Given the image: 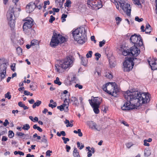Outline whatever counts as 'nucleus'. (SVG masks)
<instances>
[{"label":"nucleus","instance_id":"412c9836","mask_svg":"<svg viewBox=\"0 0 157 157\" xmlns=\"http://www.w3.org/2000/svg\"><path fill=\"white\" fill-rule=\"evenodd\" d=\"M152 65L151 66V68L152 70H157V59L155 60V62L152 63Z\"/></svg>","mask_w":157,"mask_h":157},{"label":"nucleus","instance_id":"c756f323","mask_svg":"<svg viewBox=\"0 0 157 157\" xmlns=\"http://www.w3.org/2000/svg\"><path fill=\"white\" fill-rule=\"evenodd\" d=\"M71 2L70 0H67L66 3L64 4V6H65L69 7L71 6Z\"/></svg>","mask_w":157,"mask_h":157},{"label":"nucleus","instance_id":"f3484780","mask_svg":"<svg viewBox=\"0 0 157 157\" xmlns=\"http://www.w3.org/2000/svg\"><path fill=\"white\" fill-rule=\"evenodd\" d=\"M70 102L72 103V105L75 106H78L79 104L78 100L77 98L75 97H72L70 99Z\"/></svg>","mask_w":157,"mask_h":157},{"label":"nucleus","instance_id":"de8ad7c7","mask_svg":"<svg viewBox=\"0 0 157 157\" xmlns=\"http://www.w3.org/2000/svg\"><path fill=\"white\" fill-rule=\"evenodd\" d=\"M62 140H63V142L65 144H66L67 141H69V139L68 138H66L64 137H62Z\"/></svg>","mask_w":157,"mask_h":157},{"label":"nucleus","instance_id":"37998d69","mask_svg":"<svg viewBox=\"0 0 157 157\" xmlns=\"http://www.w3.org/2000/svg\"><path fill=\"white\" fill-rule=\"evenodd\" d=\"M92 51H90L86 54V57L87 58H90L92 57Z\"/></svg>","mask_w":157,"mask_h":157},{"label":"nucleus","instance_id":"6ab92c4d","mask_svg":"<svg viewBox=\"0 0 157 157\" xmlns=\"http://www.w3.org/2000/svg\"><path fill=\"white\" fill-rule=\"evenodd\" d=\"M71 102L70 100V99H69L67 100V98H65L64 99V103L66 104V108L64 110V111L65 112H68V106H69V103Z\"/></svg>","mask_w":157,"mask_h":157},{"label":"nucleus","instance_id":"bf43d9fd","mask_svg":"<svg viewBox=\"0 0 157 157\" xmlns=\"http://www.w3.org/2000/svg\"><path fill=\"white\" fill-rule=\"evenodd\" d=\"M57 109H59L61 111H63V110H64V108H63V106L62 105H60L59 106H58L57 107Z\"/></svg>","mask_w":157,"mask_h":157},{"label":"nucleus","instance_id":"5701e85b","mask_svg":"<svg viewBox=\"0 0 157 157\" xmlns=\"http://www.w3.org/2000/svg\"><path fill=\"white\" fill-rule=\"evenodd\" d=\"M132 58V62L133 63V66L134 65V64L137 65L140 62V60L139 59H138L136 58Z\"/></svg>","mask_w":157,"mask_h":157},{"label":"nucleus","instance_id":"0e129e2a","mask_svg":"<svg viewBox=\"0 0 157 157\" xmlns=\"http://www.w3.org/2000/svg\"><path fill=\"white\" fill-rule=\"evenodd\" d=\"M66 149L67 151V152H69L70 150L71 149V148L70 146L68 145H66Z\"/></svg>","mask_w":157,"mask_h":157},{"label":"nucleus","instance_id":"3c124183","mask_svg":"<svg viewBox=\"0 0 157 157\" xmlns=\"http://www.w3.org/2000/svg\"><path fill=\"white\" fill-rule=\"evenodd\" d=\"M16 135H17L18 136H25L26 135H25L24 133L21 132H17L16 133Z\"/></svg>","mask_w":157,"mask_h":157},{"label":"nucleus","instance_id":"49530a36","mask_svg":"<svg viewBox=\"0 0 157 157\" xmlns=\"http://www.w3.org/2000/svg\"><path fill=\"white\" fill-rule=\"evenodd\" d=\"M105 40H103L102 41H101L99 42V46L100 47H102L105 44Z\"/></svg>","mask_w":157,"mask_h":157},{"label":"nucleus","instance_id":"e433bc0d","mask_svg":"<svg viewBox=\"0 0 157 157\" xmlns=\"http://www.w3.org/2000/svg\"><path fill=\"white\" fill-rule=\"evenodd\" d=\"M14 153L15 155L17 154H19L20 155H24V152L20 151H15L14 152Z\"/></svg>","mask_w":157,"mask_h":157},{"label":"nucleus","instance_id":"b1692460","mask_svg":"<svg viewBox=\"0 0 157 157\" xmlns=\"http://www.w3.org/2000/svg\"><path fill=\"white\" fill-rule=\"evenodd\" d=\"M81 60V63L84 66H86L87 62V59L86 58L82 57Z\"/></svg>","mask_w":157,"mask_h":157},{"label":"nucleus","instance_id":"9d476101","mask_svg":"<svg viewBox=\"0 0 157 157\" xmlns=\"http://www.w3.org/2000/svg\"><path fill=\"white\" fill-rule=\"evenodd\" d=\"M123 70L124 71L129 72L132 70L133 67L132 62V58L131 57L128 58L123 63Z\"/></svg>","mask_w":157,"mask_h":157},{"label":"nucleus","instance_id":"7c9ffc66","mask_svg":"<svg viewBox=\"0 0 157 157\" xmlns=\"http://www.w3.org/2000/svg\"><path fill=\"white\" fill-rule=\"evenodd\" d=\"M17 52L19 55H21L22 54V49L20 47H18L16 48Z\"/></svg>","mask_w":157,"mask_h":157},{"label":"nucleus","instance_id":"13d9d810","mask_svg":"<svg viewBox=\"0 0 157 157\" xmlns=\"http://www.w3.org/2000/svg\"><path fill=\"white\" fill-rule=\"evenodd\" d=\"M144 146H149L150 145L149 144L147 143V140H144Z\"/></svg>","mask_w":157,"mask_h":157},{"label":"nucleus","instance_id":"ea45409f","mask_svg":"<svg viewBox=\"0 0 157 157\" xmlns=\"http://www.w3.org/2000/svg\"><path fill=\"white\" fill-rule=\"evenodd\" d=\"M115 20L116 21V23L118 25L120 24V22L122 21V19L118 17H116Z\"/></svg>","mask_w":157,"mask_h":157},{"label":"nucleus","instance_id":"1a4fd4ad","mask_svg":"<svg viewBox=\"0 0 157 157\" xmlns=\"http://www.w3.org/2000/svg\"><path fill=\"white\" fill-rule=\"evenodd\" d=\"M130 40L131 42L137 46H141L143 45L142 39L140 35H137L136 34H134L131 36Z\"/></svg>","mask_w":157,"mask_h":157},{"label":"nucleus","instance_id":"9b49d317","mask_svg":"<svg viewBox=\"0 0 157 157\" xmlns=\"http://www.w3.org/2000/svg\"><path fill=\"white\" fill-rule=\"evenodd\" d=\"M118 2L120 4V7L124 11L126 12L128 16L130 15L131 12L130 5L126 3L124 0H120Z\"/></svg>","mask_w":157,"mask_h":157},{"label":"nucleus","instance_id":"dca6fc26","mask_svg":"<svg viewBox=\"0 0 157 157\" xmlns=\"http://www.w3.org/2000/svg\"><path fill=\"white\" fill-rule=\"evenodd\" d=\"M35 9L34 5L33 3L27 5L26 7V12L29 13H31Z\"/></svg>","mask_w":157,"mask_h":157},{"label":"nucleus","instance_id":"58836bf2","mask_svg":"<svg viewBox=\"0 0 157 157\" xmlns=\"http://www.w3.org/2000/svg\"><path fill=\"white\" fill-rule=\"evenodd\" d=\"M10 92H8L5 95V97L6 98H7L8 99H10L11 96L10 95Z\"/></svg>","mask_w":157,"mask_h":157},{"label":"nucleus","instance_id":"bb28decb","mask_svg":"<svg viewBox=\"0 0 157 157\" xmlns=\"http://www.w3.org/2000/svg\"><path fill=\"white\" fill-rule=\"evenodd\" d=\"M122 54L124 56H126L128 55H130L131 56L130 53V50L127 49L126 50H124L122 52Z\"/></svg>","mask_w":157,"mask_h":157},{"label":"nucleus","instance_id":"f8f14e48","mask_svg":"<svg viewBox=\"0 0 157 157\" xmlns=\"http://www.w3.org/2000/svg\"><path fill=\"white\" fill-rule=\"evenodd\" d=\"M137 46L134 45V46L131 48L130 51V53L131 55L136 56L140 53V50L137 48Z\"/></svg>","mask_w":157,"mask_h":157},{"label":"nucleus","instance_id":"5fc2aeb1","mask_svg":"<svg viewBox=\"0 0 157 157\" xmlns=\"http://www.w3.org/2000/svg\"><path fill=\"white\" fill-rule=\"evenodd\" d=\"M135 2V4H136L138 6L140 5L141 6V7H142V5L141 4V3L140 2L139 0H133Z\"/></svg>","mask_w":157,"mask_h":157},{"label":"nucleus","instance_id":"393cba45","mask_svg":"<svg viewBox=\"0 0 157 157\" xmlns=\"http://www.w3.org/2000/svg\"><path fill=\"white\" fill-rule=\"evenodd\" d=\"M95 152V150L94 148L91 147V150L88 151L87 153V157H90L92 155V153H94Z\"/></svg>","mask_w":157,"mask_h":157},{"label":"nucleus","instance_id":"6e6552de","mask_svg":"<svg viewBox=\"0 0 157 157\" xmlns=\"http://www.w3.org/2000/svg\"><path fill=\"white\" fill-rule=\"evenodd\" d=\"M87 4L93 10H98L102 7L101 0H88Z\"/></svg>","mask_w":157,"mask_h":157},{"label":"nucleus","instance_id":"423d86ee","mask_svg":"<svg viewBox=\"0 0 157 157\" xmlns=\"http://www.w3.org/2000/svg\"><path fill=\"white\" fill-rule=\"evenodd\" d=\"M25 22L23 26V31L26 34H28L32 30V27L33 25V20L30 17H28L25 19Z\"/></svg>","mask_w":157,"mask_h":157},{"label":"nucleus","instance_id":"8fccbe9b","mask_svg":"<svg viewBox=\"0 0 157 157\" xmlns=\"http://www.w3.org/2000/svg\"><path fill=\"white\" fill-rule=\"evenodd\" d=\"M50 17V18L49 20V22L50 23H52L53 21L55 20V18L52 15H51Z\"/></svg>","mask_w":157,"mask_h":157},{"label":"nucleus","instance_id":"a878e982","mask_svg":"<svg viewBox=\"0 0 157 157\" xmlns=\"http://www.w3.org/2000/svg\"><path fill=\"white\" fill-rule=\"evenodd\" d=\"M41 103V101L39 100H37L34 103L32 106L33 108L34 109L36 106H39Z\"/></svg>","mask_w":157,"mask_h":157},{"label":"nucleus","instance_id":"aec40b11","mask_svg":"<svg viewBox=\"0 0 157 157\" xmlns=\"http://www.w3.org/2000/svg\"><path fill=\"white\" fill-rule=\"evenodd\" d=\"M151 26L149 24H146L145 29V33L147 34H149L151 31Z\"/></svg>","mask_w":157,"mask_h":157},{"label":"nucleus","instance_id":"a18cd8bd","mask_svg":"<svg viewBox=\"0 0 157 157\" xmlns=\"http://www.w3.org/2000/svg\"><path fill=\"white\" fill-rule=\"evenodd\" d=\"M107 107L105 105H103L101 107V110L104 112L106 113L107 110L108 109Z\"/></svg>","mask_w":157,"mask_h":157},{"label":"nucleus","instance_id":"4468645a","mask_svg":"<svg viewBox=\"0 0 157 157\" xmlns=\"http://www.w3.org/2000/svg\"><path fill=\"white\" fill-rule=\"evenodd\" d=\"M109 86H111L113 88H119V87L115 82H109L106 83L103 86L102 88H107Z\"/></svg>","mask_w":157,"mask_h":157},{"label":"nucleus","instance_id":"0eeeda50","mask_svg":"<svg viewBox=\"0 0 157 157\" xmlns=\"http://www.w3.org/2000/svg\"><path fill=\"white\" fill-rule=\"evenodd\" d=\"M14 8H10L8 11L7 14V19L8 21L9 24L11 28H13L15 26V16L14 14Z\"/></svg>","mask_w":157,"mask_h":157},{"label":"nucleus","instance_id":"ddd939ff","mask_svg":"<svg viewBox=\"0 0 157 157\" xmlns=\"http://www.w3.org/2000/svg\"><path fill=\"white\" fill-rule=\"evenodd\" d=\"M103 89L109 94L114 97H116L117 93L119 91L120 89H111L110 90H108L107 89Z\"/></svg>","mask_w":157,"mask_h":157},{"label":"nucleus","instance_id":"c85d7f7f","mask_svg":"<svg viewBox=\"0 0 157 157\" xmlns=\"http://www.w3.org/2000/svg\"><path fill=\"white\" fill-rule=\"evenodd\" d=\"M73 132L75 133H78V136L80 137H81L82 136V134L81 132L80 129H78L77 131L76 130H74V131Z\"/></svg>","mask_w":157,"mask_h":157},{"label":"nucleus","instance_id":"20e7f679","mask_svg":"<svg viewBox=\"0 0 157 157\" xmlns=\"http://www.w3.org/2000/svg\"><path fill=\"white\" fill-rule=\"evenodd\" d=\"M66 41V38L59 34L54 32L52 36L50 45L51 47L55 48L57 46L59 43H62Z\"/></svg>","mask_w":157,"mask_h":157},{"label":"nucleus","instance_id":"7ed1b4c3","mask_svg":"<svg viewBox=\"0 0 157 157\" xmlns=\"http://www.w3.org/2000/svg\"><path fill=\"white\" fill-rule=\"evenodd\" d=\"M72 34L75 40L80 44H83L87 40L86 31L84 27L78 28L72 32Z\"/></svg>","mask_w":157,"mask_h":157},{"label":"nucleus","instance_id":"4d7b16f0","mask_svg":"<svg viewBox=\"0 0 157 157\" xmlns=\"http://www.w3.org/2000/svg\"><path fill=\"white\" fill-rule=\"evenodd\" d=\"M52 153V151H51L49 150H48L46 152V156L48 157L50 156L51 155L50 153Z\"/></svg>","mask_w":157,"mask_h":157},{"label":"nucleus","instance_id":"a19ab883","mask_svg":"<svg viewBox=\"0 0 157 157\" xmlns=\"http://www.w3.org/2000/svg\"><path fill=\"white\" fill-rule=\"evenodd\" d=\"M156 59H155V58H152L151 59V61H150L149 60H148V62L149 64L151 67V66H152V63L155 62V60Z\"/></svg>","mask_w":157,"mask_h":157},{"label":"nucleus","instance_id":"f257e3e1","mask_svg":"<svg viewBox=\"0 0 157 157\" xmlns=\"http://www.w3.org/2000/svg\"><path fill=\"white\" fill-rule=\"evenodd\" d=\"M125 95L127 101L121 109L123 110L137 109L142 104L146 103L149 101V96L146 93H141L135 89H131L126 92Z\"/></svg>","mask_w":157,"mask_h":157},{"label":"nucleus","instance_id":"774afa93","mask_svg":"<svg viewBox=\"0 0 157 157\" xmlns=\"http://www.w3.org/2000/svg\"><path fill=\"white\" fill-rule=\"evenodd\" d=\"M18 105L20 107H23L24 104H23L21 101H20L18 103Z\"/></svg>","mask_w":157,"mask_h":157},{"label":"nucleus","instance_id":"6e6d98bb","mask_svg":"<svg viewBox=\"0 0 157 157\" xmlns=\"http://www.w3.org/2000/svg\"><path fill=\"white\" fill-rule=\"evenodd\" d=\"M126 146L128 148H130L131 146H132L133 144L131 142H129L127 143L126 144Z\"/></svg>","mask_w":157,"mask_h":157},{"label":"nucleus","instance_id":"f704fd0d","mask_svg":"<svg viewBox=\"0 0 157 157\" xmlns=\"http://www.w3.org/2000/svg\"><path fill=\"white\" fill-rule=\"evenodd\" d=\"M55 83L59 85H60L61 84V82L59 81V78L58 77H56V80L54 81Z\"/></svg>","mask_w":157,"mask_h":157},{"label":"nucleus","instance_id":"f03ea898","mask_svg":"<svg viewBox=\"0 0 157 157\" xmlns=\"http://www.w3.org/2000/svg\"><path fill=\"white\" fill-rule=\"evenodd\" d=\"M73 57L71 55L61 60L58 63L55 65V69L59 73H62L67 69L69 68L73 65Z\"/></svg>","mask_w":157,"mask_h":157},{"label":"nucleus","instance_id":"338daca9","mask_svg":"<svg viewBox=\"0 0 157 157\" xmlns=\"http://www.w3.org/2000/svg\"><path fill=\"white\" fill-rule=\"evenodd\" d=\"M52 10L54 12H56V13L58 12L59 11V9L58 8H53L52 9Z\"/></svg>","mask_w":157,"mask_h":157},{"label":"nucleus","instance_id":"72a5a7b5","mask_svg":"<svg viewBox=\"0 0 157 157\" xmlns=\"http://www.w3.org/2000/svg\"><path fill=\"white\" fill-rule=\"evenodd\" d=\"M38 43V41L36 40H33L31 42V44L32 46L36 45Z\"/></svg>","mask_w":157,"mask_h":157},{"label":"nucleus","instance_id":"2f4dec72","mask_svg":"<svg viewBox=\"0 0 157 157\" xmlns=\"http://www.w3.org/2000/svg\"><path fill=\"white\" fill-rule=\"evenodd\" d=\"M33 128L34 129H37L40 132H41L42 131V129L39 127L36 124L34 125Z\"/></svg>","mask_w":157,"mask_h":157},{"label":"nucleus","instance_id":"c9c22d12","mask_svg":"<svg viewBox=\"0 0 157 157\" xmlns=\"http://www.w3.org/2000/svg\"><path fill=\"white\" fill-rule=\"evenodd\" d=\"M67 17V15L65 14H63L61 16V19H62V22H63L66 21L65 18H66Z\"/></svg>","mask_w":157,"mask_h":157},{"label":"nucleus","instance_id":"473e14b6","mask_svg":"<svg viewBox=\"0 0 157 157\" xmlns=\"http://www.w3.org/2000/svg\"><path fill=\"white\" fill-rule=\"evenodd\" d=\"M30 128V126L28 124H26L23 125L22 129L25 130H28Z\"/></svg>","mask_w":157,"mask_h":157},{"label":"nucleus","instance_id":"4c0bfd02","mask_svg":"<svg viewBox=\"0 0 157 157\" xmlns=\"http://www.w3.org/2000/svg\"><path fill=\"white\" fill-rule=\"evenodd\" d=\"M14 136V133L13 131L10 130L9 132L8 136L10 138H12Z\"/></svg>","mask_w":157,"mask_h":157},{"label":"nucleus","instance_id":"a211bd4d","mask_svg":"<svg viewBox=\"0 0 157 157\" xmlns=\"http://www.w3.org/2000/svg\"><path fill=\"white\" fill-rule=\"evenodd\" d=\"M90 105L93 108L94 111L95 113L98 114L99 113V110L98 109L99 105Z\"/></svg>","mask_w":157,"mask_h":157},{"label":"nucleus","instance_id":"69168bd1","mask_svg":"<svg viewBox=\"0 0 157 157\" xmlns=\"http://www.w3.org/2000/svg\"><path fill=\"white\" fill-rule=\"evenodd\" d=\"M8 140V138L6 136H3L2 137V141H6Z\"/></svg>","mask_w":157,"mask_h":157},{"label":"nucleus","instance_id":"79ce46f5","mask_svg":"<svg viewBox=\"0 0 157 157\" xmlns=\"http://www.w3.org/2000/svg\"><path fill=\"white\" fill-rule=\"evenodd\" d=\"M94 129H95L98 131H99L101 129V127H99V125H97L95 123V125L94 127Z\"/></svg>","mask_w":157,"mask_h":157},{"label":"nucleus","instance_id":"e2e57ef3","mask_svg":"<svg viewBox=\"0 0 157 157\" xmlns=\"http://www.w3.org/2000/svg\"><path fill=\"white\" fill-rule=\"evenodd\" d=\"M9 124V122L8 120L7 119L5 120V122L3 123V125L5 126H6Z\"/></svg>","mask_w":157,"mask_h":157},{"label":"nucleus","instance_id":"09e8293b","mask_svg":"<svg viewBox=\"0 0 157 157\" xmlns=\"http://www.w3.org/2000/svg\"><path fill=\"white\" fill-rule=\"evenodd\" d=\"M105 76L106 78L109 79L112 78L113 77L112 75L109 73H107L105 75Z\"/></svg>","mask_w":157,"mask_h":157},{"label":"nucleus","instance_id":"2eb2a0df","mask_svg":"<svg viewBox=\"0 0 157 157\" xmlns=\"http://www.w3.org/2000/svg\"><path fill=\"white\" fill-rule=\"evenodd\" d=\"M100 98H99L98 97H95L93 100V102L92 101V99H89V101L90 105H100Z\"/></svg>","mask_w":157,"mask_h":157},{"label":"nucleus","instance_id":"603ef678","mask_svg":"<svg viewBox=\"0 0 157 157\" xmlns=\"http://www.w3.org/2000/svg\"><path fill=\"white\" fill-rule=\"evenodd\" d=\"M135 20L140 22L142 21L143 20V18H139L138 17L136 16L135 18Z\"/></svg>","mask_w":157,"mask_h":157},{"label":"nucleus","instance_id":"cd10ccee","mask_svg":"<svg viewBox=\"0 0 157 157\" xmlns=\"http://www.w3.org/2000/svg\"><path fill=\"white\" fill-rule=\"evenodd\" d=\"M151 154V151L149 150H145L144 152V156L148 157Z\"/></svg>","mask_w":157,"mask_h":157},{"label":"nucleus","instance_id":"39448f33","mask_svg":"<svg viewBox=\"0 0 157 157\" xmlns=\"http://www.w3.org/2000/svg\"><path fill=\"white\" fill-rule=\"evenodd\" d=\"M6 60L4 58L0 59V81L6 77L7 69Z\"/></svg>","mask_w":157,"mask_h":157},{"label":"nucleus","instance_id":"864d4df0","mask_svg":"<svg viewBox=\"0 0 157 157\" xmlns=\"http://www.w3.org/2000/svg\"><path fill=\"white\" fill-rule=\"evenodd\" d=\"M15 65L16 64L13 63L11 66V69L13 71H15Z\"/></svg>","mask_w":157,"mask_h":157},{"label":"nucleus","instance_id":"052dcab7","mask_svg":"<svg viewBox=\"0 0 157 157\" xmlns=\"http://www.w3.org/2000/svg\"><path fill=\"white\" fill-rule=\"evenodd\" d=\"M42 4H40L39 5H35V8L36 7L38 8L40 10L41 9V8H42Z\"/></svg>","mask_w":157,"mask_h":157},{"label":"nucleus","instance_id":"c03bdc74","mask_svg":"<svg viewBox=\"0 0 157 157\" xmlns=\"http://www.w3.org/2000/svg\"><path fill=\"white\" fill-rule=\"evenodd\" d=\"M41 142H43L47 144V146H48V141L47 138H42V139L41 140Z\"/></svg>","mask_w":157,"mask_h":157},{"label":"nucleus","instance_id":"680f3d73","mask_svg":"<svg viewBox=\"0 0 157 157\" xmlns=\"http://www.w3.org/2000/svg\"><path fill=\"white\" fill-rule=\"evenodd\" d=\"M73 155L74 157H79L80 156L79 155V152H77L76 153H73Z\"/></svg>","mask_w":157,"mask_h":157},{"label":"nucleus","instance_id":"4be33fe9","mask_svg":"<svg viewBox=\"0 0 157 157\" xmlns=\"http://www.w3.org/2000/svg\"><path fill=\"white\" fill-rule=\"evenodd\" d=\"M87 124L92 129H94V127L95 125V123L93 121H90L87 122Z\"/></svg>","mask_w":157,"mask_h":157}]
</instances>
